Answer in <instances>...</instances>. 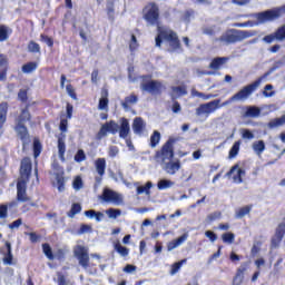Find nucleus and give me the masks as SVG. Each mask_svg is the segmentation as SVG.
Returning a JSON list of instances; mask_svg holds the SVG:
<instances>
[{
	"mask_svg": "<svg viewBox=\"0 0 285 285\" xmlns=\"http://www.w3.org/2000/svg\"><path fill=\"white\" fill-rule=\"evenodd\" d=\"M108 132L111 135H117L119 132L120 139H128V135H130V122L124 117L120 118V126L117 121L109 120L101 126L98 131V137H106Z\"/></svg>",
	"mask_w": 285,
	"mask_h": 285,
	"instance_id": "3",
	"label": "nucleus"
},
{
	"mask_svg": "<svg viewBox=\"0 0 285 285\" xmlns=\"http://www.w3.org/2000/svg\"><path fill=\"white\" fill-rule=\"evenodd\" d=\"M42 253L46 255L47 258L50 259V262L55 261V254L52 253V247H50V244H42Z\"/></svg>",
	"mask_w": 285,
	"mask_h": 285,
	"instance_id": "37",
	"label": "nucleus"
},
{
	"mask_svg": "<svg viewBox=\"0 0 285 285\" xmlns=\"http://www.w3.org/2000/svg\"><path fill=\"white\" fill-rule=\"evenodd\" d=\"M139 101V97L135 94H130L129 96L125 97V100L121 101V106L124 110H130V106L137 104Z\"/></svg>",
	"mask_w": 285,
	"mask_h": 285,
	"instance_id": "23",
	"label": "nucleus"
},
{
	"mask_svg": "<svg viewBox=\"0 0 285 285\" xmlns=\"http://www.w3.org/2000/svg\"><path fill=\"white\" fill-rule=\"evenodd\" d=\"M222 240L224 244H233L235 242V235L232 232H227L222 235Z\"/></svg>",
	"mask_w": 285,
	"mask_h": 285,
	"instance_id": "44",
	"label": "nucleus"
},
{
	"mask_svg": "<svg viewBox=\"0 0 285 285\" xmlns=\"http://www.w3.org/2000/svg\"><path fill=\"white\" fill-rule=\"evenodd\" d=\"M159 141H161V132L155 130L150 136V142H149L150 148H157V146L159 145Z\"/></svg>",
	"mask_w": 285,
	"mask_h": 285,
	"instance_id": "32",
	"label": "nucleus"
},
{
	"mask_svg": "<svg viewBox=\"0 0 285 285\" xmlns=\"http://www.w3.org/2000/svg\"><path fill=\"white\" fill-rule=\"evenodd\" d=\"M38 68H39V62L29 61L21 67V71L24 75H30V73L35 72V70H37Z\"/></svg>",
	"mask_w": 285,
	"mask_h": 285,
	"instance_id": "29",
	"label": "nucleus"
},
{
	"mask_svg": "<svg viewBox=\"0 0 285 285\" xmlns=\"http://www.w3.org/2000/svg\"><path fill=\"white\" fill-rule=\"evenodd\" d=\"M8 70H10V59L8 55L0 53V81H8Z\"/></svg>",
	"mask_w": 285,
	"mask_h": 285,
	"instance_id": "15",
	"label": "nucleus"
},
{
	"mask_svg": "<svg viewBox=\"0 0 285 285\" xmlns=\"http://www.w3.org/2000/svg\"><path fill=\"white\" fill-rule=\"evenodd\" d=\"M194 14H195V11H193V10L185 11V13L183 16V21H185L186 23H190V18H193Z\"/></svg>",
	"mask_w": 285,
	"mask_h": 285,
	"instance_id": "60",
	"label": "nucleus"
},
{
	"mask_svg": "<svg viewBox=\"0 0 285 285\" xmlns=\"http://www.w3.org/2000/svg\"><path fill=\"white\" fill-rule=\"evenodd\" d=\"M282 17H285V4L256 13L258 23H268V21H276V19H282Z\"/></svg>",
	"mask_w": 285,
	"mask_h": 285,
	"instance_id": "9",
	"label": "nucleus"
},
{
	"mask_svg": "<svg viewBox=\"0 0 285 285\" xmlns=\"http://www.w3.org/2000/svg\"><path fill=\"white\" fill-rule=\"evenodd\" d=\"M253 150L257 155H262V153H264V150H266V144L264 142V140L255 141L253 144Z\"/></svg>",
	"mask_w": 285,
	"mask_h": 285,
	"instance_id": "38",
	"label": "nucleus"
},
{
	"mask_svg": "<svg viewBox=\"0 0 285 285\" xmlns=\"http://www.w3.org/2000/svg\"><path fill=\"white\" fill-rule=\"evenodd\" d=\"M284 235H285V216L282 218V220L277 225L275 229V235L272 238V246H274V248H277V246L282 244V239H284Z\"/></svg>",
	"mask_w": 285,
	"mask_h": 285,
	"instance_id": "14",
	"label": "nucleus"
},
{
	"mask_svg": "<svg viewBox=\"0 0 285 285\" xmlns=\"http://www.w3.org/2000/svg\"><path fill=\"white\" fill-rule=\"evenodd\" d=\"M277 40V36L275 33L267 35L263 38L265 43H273V41Z\"/></svg>",
	"mask_w": 285,
	"mask_h": 285,
	"instance_id": "64",
	"label": "nucleus"
},
{
	"mask_svg": "<svg viewBox=\"0 0 285 285\" xmlns=\"http://www.w3.org/2000/svg\"><path fill=\"white\" fill-rule=\"evenodd\" d=\"M73 159L75 161H77V164H81V161H86V153L83 151V149H79L75 155Z\"/></svg>",
	"mask_w": 285,
	"mask_h": 285,
	"instance_id": "51",
	"label": "nucleus"
},
{
	"mask_svg": "<svg viewBox=\"0 0 285 285\" xmlns=\"http://www.w3.org/2000/svg\"><path fill=\"white\" fill-rule=\"evenodd\" d=\"M266 76L267 75L265 73L263 77H259L250 85L245 86L243 89H240L238 92H236L224 102H222V99H215L207 104L199 105V107L196 108V116L202 117V115H206V117H208V115H213V112L219 110V108H224V106L233 104V101H244V99H248L257 90V88H259L262 81L265 79Z\"/></svg>",
	"mask_w": 285,
	"mask_h": 285,
	"instance_id": "1",
	"label": "nucleus"
},
{
	"mask_svg": "<svg viewBox=\"0 0 285 285\" xmlns=\"http://www.w3.org/2000/svg\"><path fill=\"white\" fill-rule=\"evenodd\" d=\"M235 170H237V173L233 176L234 183L242 184L244 181V177L246 176V169L239 168V165H234L229 171H227V177H230Z\"/></svg>",
	"mask_w": 285,
	"mask_h": 285,
	"instance_id": "19",
	"label": "nucleus"
},
{
	"mask_svg": "<svg viewBox=\"0 0 285 285\" xmlns=\"http://www.w3.org/2000/svg\"><path fill=\"white\" fill-rule=\"evenodd\" d=\"M186 239H188V235L184 234V235H181L180 237H178V238H176V239L169 242V243L167 244V250H169V252H170V250H175V248H177L178 246H181V244H183L184 242H186Z\"/></svg>",
	"mask_w": 285,
	"mask_h": 285,
	"instance_id": "26",
	"label": "nucleus"
},
{
	"mask_svg": "<svg viewBox=\"0 0 285 285\" xmlns=\"http://www.w3.org/2000/svg\"><path fill=\"white\" fill-rule=\"evenodd\" d=\"M11 35H12V30L10 27L6 24H0V43L8 41Z\"/></svg>",
	"mask_w": 285,
	"mask_h": 285,
	"instance_id": "27",
	"label": "nucleus"
},
{
	"mask_svg": "<svg viewBox=\"0 0 285 285\" xmlns=\"http://www.w3.org/2000/svg\"><path fill=\"white\" fill-rule=\"evenodd\" d=\"M274 35H276V40L277 41H284L285 39V26L278 28Z\"/></svg>",
	"mask_w": 285,
	"mask_h": 285,
	"instance_id": "52",
	"label": "nucleus"
},
{
	"mask_svg": "<svg viewBox=\"0 0 285 285\" xmlns=\"http://www.w3.org/2000/svg\"><path fill=\"white\" fill-rule=\"evenodd\" d=\"M100 199L106 204L112 203V204H116L117 206H119V204H124V198L121 197V195H119L117 191L109 188H105L102 190V194L100 195Z\"/></svg>",
	"mask_w": 285,
	"mask_h": 285,
	"instance_id": "12",
	"label": "nucleus"
},
{
	"mask_svg": "<svg viewBox=\"0 0 285 285\" xmlns=\"http://www.w3.org/2000/svg\"><path fill=\"white\" fill-rule=\"evenodd\" d=\"M250 266V262H245L237 268L236 274L233 278V285H242L244 284V273L248 271Z\"/></svg>",
	"mask_w": 285,
	"mask_h": 285,
	"instance_id": "18",
	"label": "nucleus"
},
{
	"mask_svg": "<svg viewBox=\"0 0 285 285\" xmlns=\"http://www.w3.org/2000/svg\"><path fill=\"white\" fill-rule=\"evenodd\" d=\"M250 210H253V205H246L244 207H240L236 209L235 218L243 219V217H246V215H250Z\"/></svg>",
	"mask_w": 285,
	"mask_h": 285,
	"instance_id": "28",
	"label": "nucleus"
},
{
	"mask_svg": "<svg viewBox=\"0 0 285 285\" xmlns=\"http://www.w3.org/2000/svg\"><path fill=\"white\" fill-rule=\"evenodd\" d=\"M272 89H273V85H266L263 91L264 97H273V95H275V91L268 92V90H272Z\"/></svg>",
	"mask_w": 285,
	"mask_h": 285,
	"instance_id": "63",
	"label": "nucleus"
},
{
	"mask_svg": "<svg viewBox=\"0 0 285 285\" xmlns=\"http://www.w3.org/2000/svg\"><path fill=\"white\" fill-rule=\"evenodd\" d=\"M175 139L169 138L159 150L155 154L156 161H161L166 164L167 161H173L175 157Z\"/></svg>",
	"mask_w": 285,
	"mask_h": 285,
	"instance_id": "8",
	"label": "nucleus"
},
{
	"mask_svg": "<svg viewBox=\"0 0 285 285\" xmlns=\"http://www.w3.org/2000/svg\"><path fill=\"white\" fill-rule=\"evenodd\" d=\"M139 79L147 81L140 83V90L142 92H148L149 95H161L164 85L161 81L153 80V75H142L139 76Z\"/></svg>",
	"mask_w": 285,
	"mask_h": 285,
	"instance_id": "7",
	"label": "nucleus"
},
{
	"mask_svg": "<svg viewBox=\"0 0 285 285\" xmlns=\"http://www.w3.org/2000/svg\"><path fill=\"white\" fill-rule=\"evenodd\" d=\"M21 224H23V220L21 218H18L17 220L9 224L8 228H10V230H14V228H19V226H21Z\"/></svg>",
	"mask_w": 285,
	"mask_h": 285,
	"instance_id": "62",
	"label": "nucleus"
},
{
	"mask_svg": "<svg viewBox=\"0 0 285 285\" xmlns=\"http://www.w3.org/2000/svg\"><path fill=\"white\" fill-rule=\"evenodd\" d=\"M242 146V140L235 141L232 148L229 149L228 158L235 159L239 155V147Z\"/></svg>",
	"mask_w": 285,
	"mask_h": 285,
	"instance_id": "35",
	"label": "nucleus"
},
{
	"mask_svg": "<svg viewBox=\"0 0 285 285\" xmlns=\"http://www.w3.org/2000/svg\"><path fill=\"white\" fill-rule=\"evenodd\" d=\"M95 168L98 176L95 177L96 184H101L104 175H106V158H98L95 160Z\"/></svg>",
	"mask_w": 285,
	"mask_h": 285,
	"instance_id": "16",
	"label": "nucleus"
},
{
	"mask_svg": "<svg viewBox=\"0 0 285 285\" xmlns=\"http://www.w3.org/2000/svg\"><path fill=\"white\" fill-rule=\"evenodd\" d=\"M59 130L62 132H68V118H66V115H61Z\"/></svg>",
	"mask_w": 285,
	"mask_h": 285,
	"instance_id": "46",
	"label": "nucleus"
},
{
	"mask_svg": "<svg viewBox=\"0 0 285 285\" xmlns=\"http://www.w3.org/2000/svg\"><path fill=\"white\" fill-rule=\"evenodd\" d=\"M171 186H175V183L168 179H161L157 184L158 190H166L168 188H171Z\"/></svg>",
	"mask_w": 285,
	"mask_h": 285,
	"instance_id": "40",
	"label": "nucleus"
},
{
	"mask_svg": "<svg viewBox=\"0 0 285 285\" xmlns=\"http://www.w3.org/2000/svg\"><path fill=\"white\" fill-rule=\"evenodd\" d=\"M0 253L3 255L2 262L7 264V266H12V244L6 240L4 246L0 248Z\"/></svg>",
	"mask_w": 285,
	"mask_h": 285,
	"instance_id": "17",
	"label": "nucleus"
},
{
	"mask_svg": "<svg viewBox=\"0 0 285 285\" xmlns=\"http://www.w3.org/2000/svg\"><path fill=\"white\" fill-rule=\"evenodd\" d=\"M24 235H28L31 244H37V242H41V235L35 232H31V233L26 232Z\"/></svg>",
	"mask_w": 285,
	"mask_h": 285,
	"instance_id": "48",
	"label": "nucleus"
},
{
	"mask_svg": "<svg viewBox=\"0 0 285 285\" xmlns=\"http://www.w3.org/2000/svg\"><path fill=\"white\" fill-rule=\"evenodd\" d=\"M171 99H177V97H184V95H188V91L186 90V87H171Z\"/></svg>",
	"mask_w": 285,
	"mask_h": 285,
	"instance_id": "30",
	"label": "nucleus"
},
{
	"mask_svg": "<svg viewBox=\"0 0 285 285\" xmlns=\"http://www.w3.org/2000/svg\"><path fill=\"white\" fill-rule=\"evenodd\" d=\"M145 128H146V124H144V119L141 117H137L134 119L132 130L136 135H141Z\"/></svg>",
	"mask_w": 285,
	"mask_h": 285,
	"instance_id": "25",
	"label": "nucleus"
},
{
	"mask_svg": "<svg viewBox=\"0 0 285 285\" xmlns=\"http://www.w3.org/2000/svg\"><path fill=\"white\" fill-rule=\"evenodd\" d=\"M57 188L59 193L66 190V178L63 177V171L61 174H56Z\"/></svg>",
	"mask_w": 285,
	"mask_h": 285,
	"instance_id": "31",
	"label": "nucleus"
},
{
	"mask_svg": "<svg viewBox=\"0 0 285 285\" xmlns=\"http://www.w3.org/2000/svg\"><path fill=\"white\" fill-rule=\"evenodd\" d=\"M40 41L46 43L49 48H52L55 46V40L43 33L40 35Z\"/></svg>",
	"mask_w": 285,
	"mask_h": 285,
	"instance_id": "49",
	"label": "nucleus"
},
{
	"mask_svg": "<svg viewBox=\"0 0 285 285\" xmlns=\"http://www.w3.org/2000/svg\"><path fill=\"white\" fill-rule=\"evenodd\" d=\"M164 164H165L164 170L168 175H175L177 170L181 168V163L179 160H176V161L168 160V163H164Z\"/></svg>",
	"mask_w": 285,
	"mask_h": 285,
	"instance_id": "21",
	"label": "nucleus"
},
{
	"mask_svg": "<svg viewBox=\"0 0 285 285\" xmlns=\"http://www.w3.org/2000/svg\"><path fill=\"white\" fill-rule=\"evenodd\" d=\"M18 101H21V104H28V89H20L18 91Z\"/></svg>",
	"mask_w": 285,
	"mask_h": 285,
	"instance_id": "45",
	"label": "nucleus"
},
{
	"mask_svg": "<svg viewBox=\"0 0 285 285\" xmlns=\"http://www.w3.org/2000/svg\"><path fill=\"white\" fill-rule=\"evenodd\" d=\"M73 255L76 259H78L79 265L82 268H89L90 267V255L88 254V248L85 246L78 245L73 249Z\"/></svg>",
	"mask_w": 285,
	"mask_h": 285,
	"instance_id": "10",
	"label": "nucleus"
},
{
	"mask_svg": "<svg viewBox=\"0 0 285 285\" xmlns=\"http://www.w3.org/2000/svg\"><path fill=\"white\" fill-rule=\"evenodd\" d=\"M92 230V226L82 224L78 230L79 235H83L85 233H90Z\"/></svg>",
	"mask_w": 285,
	"mask_h": 285,
	"instance_id": "61",
	"label": "nucleus"
},
{
	"mask_svg": "<svg viewBox=\"0 0 285 285\" xmlns=\"http://www.w3.org/2000/svg\"><path fill=\"white\" fill-rule=\"evenodd\" d=\"M108 98H100L98 102V110H108Z\"/></svg>",
	"mask_w": 285,
	"mask_h": 285,
	"instance_id": "57",
	"label": "nucleus"
},
{
	"mask_svg": "<svg viewBox=\"0 0 285 285\" xmlns=\"http://www.w3.org/2000/svg\"><path fill=\"white\" fill-rule=\"evenodd\" d=\"M285 125V115L268 122L269 128H279Z\"/></svg>",
	"mask_w": 285,
	"mask_h": 285,
	"instance_id": "41",
	"label": "nucleus"
},
{
	"mask_svg": "<svg viewBox=\"0 0 285 285\" xmlns=\"http://www.w3.org/2000/svg\"><path fill=\"white\" fill-rule=\"evenodd\" d=\"M28 121H32V114H30V104H27L23 109H21L20 114L17 116L14 122L13 130L17 134V137L22 141L23 148H26L30 144V131H28V127L26 124Z\"/></svg>",
	"mask_w": 285,
	"mask_h": 285,
	"instance_id": "2",
	"label": "nucleus"
},
{
	"mask_svg": "<svg viewBox=\"0 0 285 285\" xmlns=\"http://www.w3.org/2000/svg\"><path fill=\"white\" fill-rule=\"evenodd\" d=\"M75 111V107L72 106V104L67 102L66 105V116L65 119H72V112Z\"/></svg>",
	"mask_w": 285,
	"mask_h": 285,
	"instance_id": "56",
	"label": "nucleus"
},
{
	"mask_svg": "<svg viewBox=\"0 0 285 285\" xmlns=\"http://www.w3.org/2000/svg\"><path fill=\"white\" fill-rule=\"evenodd\" d=\"M0 219H8V205L0 204Z\"/></svg>",
	"mask_w": 285,
	"mask_h": 285,
	"instance_id": "58",
	"label": "nucleus"
},
{
	"mask_svg": "<svg viewBox=\"0 0 285 285\" xmlns=\"http://www.w3.org/2000/svg\"><path fill=\"white\" fill-rule=\"evenodd\" d=\"M72 186L75 190H81V188H83V180L81 179V176H78L73 179Z\"/></svg>",
	"mask_w": 285,
	"mask_h": 285,
	"instance_id": "55",
	"label": "nucleus"
},
{
	"mask_svg": "<svg viewBox=\"0 0 285 285\" xmlns=\"http://www.w3.org/2000/svg\"><path fill=\"white\" fill-rule=\"evenodd\" d=\"M262 110L258 107L250 106L247 107V110L245 111V117H259Z\"/></svg>",
	"mask_w": 285,
	"mask_h": 285,
	"instance_id": "39",
	"label": "nucleus"
},
{
	"mask_svg": "<svg viewBox=\"0 0 285 285\" xmlns=\"http://www.w3.org/2000/svg\"><path fill=\"white\" fill-rule=\"evenodd\" d=\"M137 48H139V42H137V36L131 35V40L129 42V50H130V52H135V50H137Z\"/></svg>",
	"mask_w": 285,
	"mask_h": 285,
	"instance_id": "50",
	"label": "nucleus"
},
{
	"mask_svg": "<svg viewBox=\"0 0 285 285\" xmlns=\"http://www.w3.org/2000/svg\"><path fill=\"white\" fill-rule=\"evenodd\" d=\"M114 248L116 253H118V255H120L121 257H128V255H130V249H128V247H124L121 243H116L114 245Z\"/></svg>",
	"mask_w": 285,
	"mask_h": 285,
	"instance_id": "33",
	"label": "nucleus"
},
{
	"mask_svg": "<svg viewBox=\"0 0 285 285\" xmlns=\"http://www.w3.org/2000/svg\"><path fill=\"white\" fill-rule=\"evenodd\" d=\"M142 19L149 23V26H157V32H159V28H161V22L159 18V6L155 2H149L142 9Z\"/></svg>",
	"mask_w": 285,
	"mask_h": 285,
	"instance_id": "6",
	"label": "nucleus"
},
{
	"mask_svg": "<svg viewBox=\"0 0 285 285\" xmlns=\"http://www.w3.org/2000/svg\"><path fill=\"white\" fill-rule=\"evenodd\" d=\"M20 177L24 181H29L32 175V160L30 157H23L20 163Z\"/></svg>",
	"mask_w": 285,
	"mask_h": 285,
	"instance_id": "13",
	"label": "nucleus"
},
{
	"mask_svg": "<svg viewBox=\"0 0 285 285\" xmlns=\"http://www.w3.org/2000/svg\"><path fill=\"white\" fill-rule=\"evenodd\" d=\"M28 50L29 52H41V46H39V43L35 42L33 40H31L29 43H28Z\"/></svg>",
	"mask_w": 285,
	"mask_h": 285,
	"instance_id": "47",
	"label": "nucleus"
},
{
	"mask_svg": "<svg viewBox=\"0 0 285 285\" xmlns=\"http://www.w3.org/2000/svg\"><path fill=\"white\" fill-rule=\"evenodd\" d=\"M150 188H153V181H147L145 186H138L136 189L137 195H150Z\"/></svg>",
	"mask_w": 285,
	"mask_h": 285,
	"instance_id": "36",
	"label": "nucleus"
},
{
	"mask_svg": "<svg viewBox=\"0 0 285 285\" xmlns=\"http://www.w3.org/2000/svg\"><path fill=\"white\" fill-rule=\"evenodd\" d=\"M17 202L21 204H26L28 202H32V198L28 196V180L19 179L17 181Z\"/></svg>",
	"mask_w": 285,
	"mask_h": 285,
	"instance_id": "11",
	"label": "nucleus"
},
{
	"mask_svg": "<svg viewBox=\"0 0 285 285\" xmlns=\"http://www.w3.org/2000/svg\"><path fill=\"white\" fill-rule=\"evenodd\" d=\"M43 150V145H41V140L39 138H36L33 140V157L35 159H38V157L41 155Z\"/></svg>",
	"mask_w": 285,
	"mask_h": 285,
	"instance_id": "34",
	"label": "nucleus"
},
{
	"mask_svg": "<svg viewBox=\"0 0 285 285\" xmlns=\"http://www.w3.org/2000/svg\"><path fill=\"white\" fill-rule=\"evenodd\" d=\"M107 215L110 217V219H117V217L121 215V209L109 208L107 210Z\"/></svg>",
	"mask_w": 285,
	"mask_h": 285,
	"instance_id": "54",
	"label": "nucleus"
},
{
	"mask_svg": "<svg viewBox=\"0 0 285 285\" xmlns=\"http://www.w3.org/2000/svg\"><path fill=\"white\" fill-rule=\"evenodd\" d=\"M66 90L69 97L77 101V91H75V87L71 83L66 86Z\"/></svg>",
	"mask_w": 285,
	"mask_h": 285,
	"instance_id": "53",
	"label": "nucleus"
},
{
	"mask_svg": "<svg viewBox=\"0 0 285 285\" xmlns=\"http://www.w3.org/2000/svg\"><path fill=\"white\" fill-rule=\"evenodd\" d=\"M79 213H81V205L79 203H73L67 215L72 219V217H75V215H79Z\"/></svg>",
	"mask_w": 285,
	"mask_h": 285,
	"instance_id": "42",
	"label": "nucleus"
},
{
	"mask_svg": "<svg viewBox=\"0 0 285 285\" xmlns=\"http://www.w3.org/2000/svg\"><path fill=\"white\" fill-rule=\"evenodd\" d=\"M228 62V57H216L209 63L210 70H219L222 66H226Z\"/></svg>",
	"mask_w": 285,
	"mask_h": 285,
	"instance_id": "22",
	"label": "nucleus"
},
{
	"mask_svg": "<svg viewBox=\"0 0 285 285\" xmlns=\"http://www.w3.org/2000/svg\"><path fill=\"white\" fill-rule=\"evenodd\" d=\"M186 262H187V259L185 258V259H181L177 263H174L171 265L170 275H176V273H179L181 266H184V264H186Z\"/></svg>",
	"mask_w": 285,
	"mask_h": 285,
	"instance_id": "43",
	"label": "nucleus"
},
{
	"mask_svg": "<svg viewBox=\"0 0 285 285\" xmlns=\"http://www.w3.org/2000/svg\"><path fill=\"white\" fill-rule=\"evenodd\" d=\"M58 156L60 161H66V135L61 134L58 138Z\"/></svg>",
	"mask_w": 285,
	"mask_h": 285,
	"instance_id": "20",
	"label": "nucleus"
},
{
	"mask_svg": "<svg viewBox=\"0 0 285 285\" xmlns=\"http://www.w3.org/2000/svg\"><path fill=\"white\" fill-rule=\"evenodd\" d=\"M8 120V102L0 104V130L3 129L6 121Z\"/></svg>",
	"mask_w": 285,
	"mask_h": 285,
	"instance_id": "24",
	"label": "nucleus"
},
{
	"mask_svg": "<svg viewBox=\"0 0 285 285\" xmlns=\"http://www.w3.org/2000/svg\"><path fill=\"white\" fill-rule=\"evenodd\" d=\"M253 37L250 31H244L238 29H228L219 38H216V41L224 43V46H230L233 43H239L244 39Z\"/></svg>",
	"mask_w": 285,
	"mask_h": 285,
	"instance_id": "5",
	"label": "nucleus"
},
{
	"mask_svg": "<svg viewBox=\"0 0 285 285\" xmlns=\"http://www.w3.org/2000/svg\"><path fill=\"white\" fill-rule=\"evenodd\" d=\"M155 41L156 48H161V45L166 41L169 46V52H184L179 36L171 29H163L161 27H158V35L156 36Z\"/></svg>",
	"mask_w": 285,
	"mask_h": 285,
	"instance_id": "4",
	"label": "nucleus"
},
{
	"mask_svg": "<svg viewBox=\"0 0 285 285\" xmlns=\"http://www.w3.org/2000/svg\"><path fill=\"white\" fill-rule=\"evenodd\" d=\"M240 134L243 139H255V134L250 129H242Z\"/></svg>",
	"mask_w": 285,
	"mask_h": 285,
	"instance_id": "59",
	"label": "nucleus"
}]
</instances>
